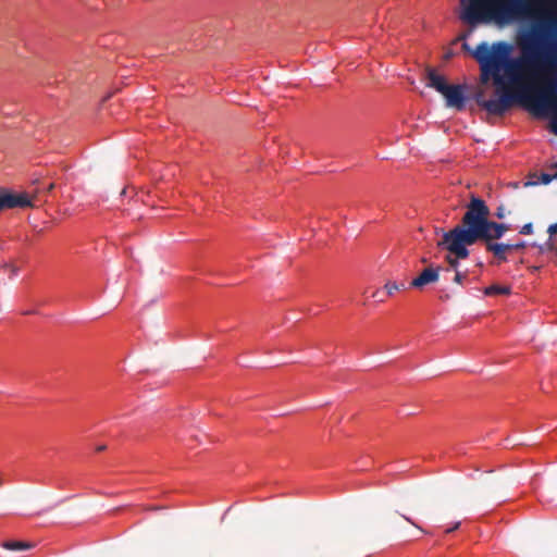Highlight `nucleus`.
<instances>
[{
  "instance_id": "1",
  "label": "nucleus",
  "mask_w": 557,
  "mask_h": 557,
  "mask_svg": "<svg viewBox=\"0 0 557 557\" xmlns=\"http://www.w3.org/2000/svg\"><path fill=\"white\" fill-rule=\"evenodd\" d=\"M530 16L539 21L518 41L536 34L539 50L556 55L557 47V0H469L460 18L472 27L479 24L496 23L507 25L520 17ZM521 55L517 59L519 60Z\"/></svg>"
},
{
  "instance_id": "2",
  "label": "nucleus",
  "mask_w": 557,
  "mask_h": 557,
  "mask_svg": "<svg viewBox=\"0 0 557 557\" xmlns=\"http://www.w3.org/2000/svg\"><path fill=\"white\" fill-rule=\"evenodd\" d=\"M460 225L467 232L466 237L471 238L474 244L482 243L486 251L492 252L498 261L507 260L509 246L495 240L500 239L509 226L490 220V209L483 199L471 195Z\"/></svg>"
},
{
  "instance_id": "3",
  "label": "nucleus",
  "mask_w": 557,
  "mask_h": 557,
  "mask_svg": "<svg viewBox=\"0 0 557 557\" xmlns=\"http://www.w3.org/2000/svg\"><path fill=\"white\" fill-rule=\"evenodd\" d=\"M466 233L463 226L459 223L451 230L443 232L441 240L437 242V247L447 251L445 261L448 267L445 271H460L459 261L470 256L469 247L475 244L471 238L466 237Z\"/></svg>"
},
{
  "instance_id": "4",
  "label": "nucleus",
  "mask_w": 557,
  "mask_h": 557,
  "mask_svg": "<svg viewBox=\"0 0 557 557\" xmlns=\"http://www.w3.org/2000/svg\"><path fill=\"white\" fill-rule=\"evenodd\" d=\"M26 207H33L26 194H14L5 188H0V211Z\"/></svg>"
},
{
  "instance_id": "5",
  "label": "nucleus",
  "mask_w": 557,
  "mask_h": 557,
  "mask_svg": "<svg viewBox=\"0 0 557 557\" xmlns=\"http://www.w3.org/2000/svg\"><path fill=\"white\" fill-rule=\"evenodd\" d=\"M466 86L463 85H449L445 88L442 95L446 100V106L448 108H454L458 111L465 109L466 106V96H465Z\"/></svg>"
},
{
  "instance_id": "6",
  "label": "nucleus",
  "mask_w": 557,
  "mask_h": 557,
  "mask_svg": "<svg viewBox=\"0 0 557 557\" xmlns=\"http://www.w3.org/2000/svg\"><path fill=\"white\" fill-rule=\"evenodd\" d=\"M440 277V268H425L419 276L413 278L410 283L411 287L414 288H422L423 286L435 283L438 281Z\"/></svg>"
},
{
  "instance_id": "7",
  "label": "nucleus",
  "mask_w": 557,
  "mask_h": 557,
  "mask_svg": "<svg viewBox=\"0 0 557 557\" xmlns=\"http://www.w3.org/2000/svg\"><path fill=\"white\" fill-rule=\"evenodd\" d=\"M425 75L428 79L426 86L435 89L442 95V92H444L445 88L448 86L445 77L437 74L433 67H426Z\"/></svg>"
},
{
  "instance_id": "8",
  "label": "nucleus",
  "mask_w": 557,
  "mask_h": 557,
  "mask_svg": "<svg viewBox=\"0 0 557 557\" xmlns=\"http://www.w3.org/2000/svg\"><path fill=\"white\" fill-rule=\"evenodd\" d=\"M1 547L9 550L22 552L34 548L35 544L26 541L8 540L2 542Z\"/></svg>"
},
{
  "instance_id": "9",
  "label": "nucleus",
  "mask_w": 557,
  "mask_h": 557,
  "mask_svg": "<svg viewBox=\"0 0 557 557\" xmlns=\"http://www.w3.org/2000/svg\"><path fill=\"white\" fill-rule=\"evenodd\" d=\"M511 293V289L509 286H502V285H491L484 289V294L486 296H495V295H509Z\"/></svg>"
},
{
  "instance_id": "10",
  "label": "nucleus",
  "mask_w": 557,
  "mask_h": 557,
  "mask_svg": "<svg viewBox=\"0 0 557 557\" xmlns=\"http://www.w3.org/2000/svg\"><path fill=\"white\" fill-rule=\"evenodd\" d=\"M405 288V283H397L394 281H388L384 285V289L386 290L387 296H393L395 292L401 290Z\"/></svg>"
},
{
  "instance_id": "11",
  "label": "nucleus",
  "mask_w": 557,
  "mask_h": 557,
  "mask_svg": "<svg viewBox=\"0 0 557 557\" xmlns=\"http://www.w3.org/2000/svg\"><path fill=\"white\" fill-rule=\"evenodd\" d=\"M540 252L544 253L547 251H555L556 245L554 243L553 236L549 235V238L543 244L539 246Z\"/></svg>"
},
{
  "instance_id": "12",
  "label": "nucleus",
  "mask_w": 557,
  "mask_h": 557,
  "mask_svg": "<svg viewBox=\"0 0 557 557\" xmlns=\"http://www.w3.org/2000/svg\"><path fill=\"white\" fill-rule=\"evenodd\" d=\"M521 185H522L523 187H531V186H535V185H537V182H535V181H525V182H523V183H520V182H510V183H508V184H507V186H508L509 188H512V189H518V188H520V186H521Z\"/></svg>"
},
{
  "instance_id": "13",
  "label": "nucleus",
  "mask_w": 557,
  "mask_h": 557,
  "mask_svg": "<svg viewBox=\"0 0 557 557\" xmlns=\"http://www.w3.org/2000/svg\"><path fill=\"white\" fill-rule=\"evenodd\" d=\"M468 276V271H457L455 272V276H454V282L459 284V285H462L465 280L467 278Z\"/></svg>"
},
{
  "instance_id": "14",
  "label": "nucleus",
  "mask_w": 557,
  "mask_h": 557,
  "mask_svg": "<svg viewBox=\"0 0 557 557\" xmlns=\"http://www.w3.org/2000/svg\"><path fill=\"white\" fill-rule=\"evenodd\" d=\"M556 177H557V174L550 175V174H547V173H542L541 174V183L545 184V185L549 184Z\"/></svg>"
},
{
  "instance_id": "15",
  "label": "nucleus",
  "mask_w": 557,
  "mask_h": 557,
  "mask_svg": "<svg viewBox=\"0 0 557 557\" xmlns=\"http://www.w3.org/2000/svg\"><path fill=\"white\" fill-rule=\"evenodd\" d=\"M507 245L509 246L507 252L512 251V250H520V249L525 248V246H527V244L524 242H520L517 244H507Z\"/></svg>"
},
{
  "instance_id": "16",
  "label": "nucleus",
  "mask_w": 557,
  "mask_h": 557,
  "mask_svg": "<svg viewBox=\"0 0 557 557\" xmlns=\"http://www.w3.org/2000/svg\"><path fill=\"white\" fill-rule=\"evenodd\" d=\"M532 233H533L532 223H527L520 228V234H522V235H530Z\"/></svg>"
},
{
  "instance_id": "17",
  "label": "nucleus",
  "mask_w": 557,
  "mask_h": 557,
  "mask_svg": "<svg viewBox=\"0 0 557 557\" xmlns=\"http://www.w3.org/2000/svg\"><path fill=\"white\" fill-rule=\"evenodd\" d=\"M495 216L499 220H503L506 216V210L504 205L497 207L495 211Z\"/></svg>"
},
{
  "instance_id": "18",
  "label": "nucleus",
  "mask_w": 557,
  "mask_h": 557,
  "mask_svg": "<svg viewBox=\"0 0 557 557\" xmlns=\"http://www.w3.org/2000/svg\"><path fill=\"white\" fill-rule=\"evenodd\" d=\"M547 233L550 236H556L557 235V222L548 226Z\"/></svg>"
},
{
  "instance_id": "19",
  "label": "nucleus",
  "mask_w": 557,
  "mask_h": 557,
  "mask_svg": "<svg viewBox=\"0 0 557 557\" xmlns=\"http://www.w3.org/2000/svg\"><path fill=\"white\" fill-rule=\"evenodd\" d=\"M407 522H409L411 525L418 528L419 530H421L422 532H425L421 527H419L413 520H411L409 517L405 516V515H400Z\"/></svg>"
},
{
  "instance_id": "20",
  "label": "nucleus",
  "mask_w": 557,
  "mask_h": 557,
  "mask_svg": "<svg viewBox=\"0 0 557 557\" xmlns=\"http://www.w3.org/2000/svg\"><path fill=\"white\" fill-rule=\"evenodd\" d=\"M5 268L10 271L11 276H14L17 274V268L14 265H5Z\"/></svg>"
},
{
  "instance_id": "21",
  "label": "nucleus",
  "mask_w": 557,
  "mask_h": 557,
  "mask_svg": "<svg viewBox=\"0 0 557 557\" xmlns=\"http://www.w3.org/2000/svg\"><path fill=\"white\" fill-rule=\"evenodd\" d=\"M459 525H460L459 522L455 523L454 527H450L449 529L446 530V533H450V532L457 530L459 528Z\"/></svg>"
},
{
  "instance_id": "22",
  "label": "nucleus",
  "mask_w": 557,
  "mask_h": 557,
  "mask_svg": "<svg viewBox=\"0 0 557 557\" xmlns=\"http://www.w3.org/2000/svg\"><path fill=\"white\" fill-rule=\"evenodd\" d=\"M53 188H54V184H53V183H50V184L47 186V191H51Z\"/></svg>"
},
{
  "instance_id": "23",
  "label": "nucleus",
  "mask_w": 557,
  "mask_h": 557,
  "mask_svg": "<svg viewBox=\"0 0 557 557\" xmlns=\"http://www.w3.org/2000/svg\"><path fill=\"white\" fill-rule=\"evenodd\" d=\"M106 449V446L104 445H100L97 447V451H102Z\"/></svg>"
},
{
  "instance_id": "24",
  "label": "nucleus",
  "mask_w": 557,
  "mask_h": 557,
  "mask_svg": "<svg viewBox=\"0 0 557 557\" xmlns=\"http://www.w3.org/2000/svg\"><path fill=\"white\" fill-rule=\"evenodd\" d=\"M466 37H467V35H466V34H463V35H461V36L459 37V39H466Z\"/></svg>"
},
{
  "instance_id": "25",
  "label": "nucleus",
  "mask_w": 557,
  "mask_h": 557,
  "mask_svg": "<svg viewBox=\"0 0 557 557\" xmlns=\"http://www.w3.org/2000/svg\"><path fill=\"white\" fill-rule=\"evenodd\" d=\"M463 49L469 50V47L467 44H463Z\"/></svg>"
},
{
  "instance_id": "26",
  "label": "nucleus",
  "mask_w": 557,
  "mask_h": 557,
  "mask_svg": "<svg viewBox=\"0 0 557 557\" xmlns=\"http://www.w3.org/2000/svg\"><path fill=\"white\" fill-rule=\"evenodd\" d=\"M379 294H380V292H375L372 296H373V297H377V296H379Z\"/></svg>"
},
{
  "instance_id": "27",
  "label": "nucleus",
  "mask_w": 557,
  "mask_h": 557,
  "mask_svg": "<svg viewBox=\"0 0 557 557\" xmlns=\"http://www.w3.org/2000/svg\"><path fill=\"white\" fill-rule=\"evenodd\" d=\"M450 55H451L450 53H446L445 58L448 59V58H450Z\"/></svg>"
},
{
  "instance_id": "28",
  "label": "nucleus",
  "mask_w": 557,
  "mask_h": 557,
  "mask_svg": "<svg viewBox=\"0 0 557 557\" xmlns=\"http://www.w3.org/2000/svg\"><path fill=\"white\" fill-rule=\"evenodd\" d=\"M553 166L556 169V173L555 174H557V162Z\"/></svg>"
},
{
  "instance_id": "29",
  "label": "nucleus",
  "mask_w": 557,
  "mask_h": 557,
  "mask_svg": "<svg viewBox=\"0 0 557 557\" xmlns=\"http://www.w3.org/2000/svg\"><path fill=\"white\" fill-rule=\"evenodd\" d=\"M2 485V481L0 480V486Z\"/></svg>"
}]
</instances>
